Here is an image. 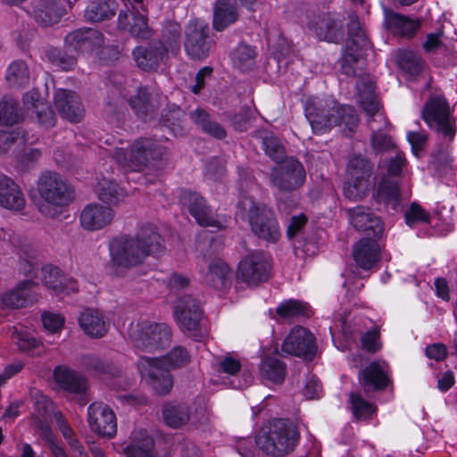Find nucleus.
Listing matches in <instances>:
<instances>
[{
  "instance_id": "26",
  "label": "nucleus",
  "mask_w": 457,
  "mask_h": 457,
  "mask_svg": "<svg viewBox=\"0 0 457 457\" xmlns=\"http://www.w3.org/2000/svg\"><path fill=\"white\" fill-rule=\"evenodd\" d=\"M314 31L319 40L339 43L345 35L344 21L339 14L323 13L315 23Z\"/></svg>"
},
{
  "instance_id": "22",
  "label": "nucleus",
  "mask_w": 457,
  "mask_h": 457,
  "mask_svg": "<svg viewBox=\"0 0 457 457\" xmlns=\"http://www.w3.org/2000/svg\"><path fill=\"white\" fill-rule=\"evenodd\" d=\"M104 43V35L95 29H79L69 33L64 39V47L70 52H87Z\"/></svg>"
},
{
  "instance_id": "14",
  "label": "nucleus",
  "mask_w": 457,
  "mask_h": 457,
  "mask_svg": "<svg viewBox=\"0 0 457 457\" xmlns=\"http://www.w3.org/2000/svg\"><path fill=\"white\" fill-rule=\"evenodd\" d=\"M422 117L428 125L452 141L455 136L448 104L442 98L431 99L422 110Z\"/></svg>"
},
{
  "instance_id": "32",
  "label": "nucleus",
  "mask_w": 457,
  "mask_h": 457,
  "mask_svg": "<svg viewBox=\"0 0 457 457\" xmlns=\"http://www.w3.org/2000/svg\"><path fill=\"white\" fill-rule=\"evenodd\" d=\"M240 17L237 0H217L213 8L212 27L223 31Z\"/></svg>"
},
{
  "instance_id": "7",
  "label": "nucleus",
  "mask_w": 457,
  "mask_h": 457,
  "mask_svg": "<svg viewBox=\"0 0 457 457\" xmlns=\"http://www.w3.org/2000/svg\"><path fill=\"white\" fill-rule=\"evenodd\" d=\"M347 181L344 186V195L348 200L366 198L374 189L371 179L373 166L370 162L361 154L353 155L347 163Z\"/></svg>"
},
{
  "instance_id": "33",
  "label": "nucleus",
  "mask_w": 457,
  "mask_h": 457,
  "mask_svg": "<svg viewBox=\"0 0 457 457\" xmlns=\"http://www.w3.org/2000/svg\"><path fill=\"white\" fill-rule=\"evenodd\" d=\"M43 282L46 287L55 292H77V281L67 278L62 270L54 265H46L42 268Z\"/></svg>"
},
{
  "instance_id": "43",
  "label": "nucleus",
  "mask_w": 457,
  "mask_h": 457,
  "mask_svg": "<svg viewBox=\"0 0 457 457\" xmlns=\"http://www.w3.org/2000/svg\"><path fill=\"white\" fill-rule=\"evenodd\" d=\"M184 111L175 104H170L162 111L159 122L178 137L184 134Z\"/></svg>"
},
{
  "instance_id": "41",
  "label": "nucleus",
  "mask_w": 457,
  "mask_h": 457,
  "mask_svg": "<svg viewBox=\"0 0 457 457\" xmlns=\"http://www.w3.org/2000/svg\"><path fill=\"white\" fill-rule=\"evenodd\" d=\"M376 194L378 200H407L411 195L408 188L400 187L396 179L388 176L382 177Z\"/></svg>"
},
{
  "instance_id": "5",
  "label": "nucleus",
  "mask_w": 457,
  "mask_h": 457,
  "mask_svg": "<svg viewBox=\"0 0 457 457\" xmlns=\"http://www.w3.org/2000/svg\"><path fill=\"white\" fill-rule=\"evenodd\" d=\"M347 30L348 38L338 59L339 71L349 78H361L363 53L370 47V42L357 16H350Z\"/></svg>"
},
{
  "instance_id": "1",
  "label": "nucleus",
  "mask_w": 457,
  "mask_h": 457,
  "mask_svg": "<svg viewBox=\"0 0 457 457\" xmlns=\"http://www.w3.org/2000/svg\"><path fill=\"white\" fill-rule=\"evenodd\" d=\"M164 240L152 223L139 227L134 236L114 237L109 243L111 268L131 269L144 262L147 256L157 257L164 250Z\"/></svg>"
},
{
  "instance_id": "17",
  "label": "nucleus",
  "mask_w": 457,
  "mask_h": 457,
  "mask_svg": "<svg viewBox=\"0 0 457 457\" xmlns=\"http://www.w3.org/2000/svg\"><path fill=\"white\" fill-rule=\"evenodd\" d=\"M37 192L43 200H74V187L56 172L46 171L37 180Z\"/></svg>"
},
{
  "instance_id": "38",
  "label": "nucleus",
  "mask_w": 457,
  "mask_h": 457,
  "mask_svg": "<svg viewBox=\"0 0 457 457\" xmlns=\"http://www.w3.org/2000/svg\"><path fill=\"white\" fill-rule=\"evenodd\" d=\"M395 62L398 68L410 76L420 75L425 68L420 54L409 48L398 49L395 52Z\"/></svg>"
},
{
  "instance_id": "61",
  "label": "nucleus",
  "mask_w": 457,
  "mask_h": 457,
  "mask_svg": "<svg viewBox=\"0 0 457 457\" xmlns=\"http://www.w3.org/2000/svg\"><path fill=\"white\" fill-rule=\"evenodd\" d=\"M17 345L21 351L29 353L41 346L40 342L36 337L29 333L22 332L17 334Z\"/></svg>"
},
{
  "instance_id": "37",
  "label": "nucleus",
  "mask_w": 457,
  "mask_h": 457,
  "mask_svg": "<svg viewBox=\"0 0 457 457\" xmlns=\"http://www.w3.org/2000/svg\"><path fill=\"white\" fill-rule=\"evenodd\" d=\"M117 9L118 3L115 0H92L84 11V17L90 22H101L111 20Z\"/></svg>"
},
{
  "instance_id": "39",
  "label": "nucleus",
  "mask_w": 457,
  "mask_h": 457,
  "mask_svg": "<svg viewBox=\"0 0 457 457\" xmlns=\"http://www.w3.org/2000/svg\"><path fill=\"white\" fill-rule=\"evenodd\" d=\"M259 370L262 379L274 385H281L287 375V365L278 358L271 356L262 359Z\"/></svg>"
},
{
  "instance_id": "57",
  "label": "nucleus",
  "mask_w": 457,
  "mask_h": 457,
  "mask_svg": "<svg viewBox=\"0 0 457 457\" xmlns=\"http://www.w3.org/2000/svg\"><path fill=\"white\" fill-rule=\"evenodd\" d=\"M374 121H376L375 119L368 120L370 129L373 131L371 136V145L377 153L388 151L395 146L394 143L389 136L381 132L379 129L374 128Z\"/></svg>"
},
{
  "instance_id": "4",
  "label": "nucleus",
  "mask_w": 457,
  "mask_h": 457,
  "mask_svg": "<svg viewBox=\"0 0 457 457\" xmlns=\"http://www.w3.org/2000/svg\"><path fill=\"white\" fill-rule=\"evenodd\" d=\"M299 432L289 420L275 419L256 433L255 445L271 457H284L291 453L299 441Z\"/></svg>"
},
{
  "instance_id": "16",
  "label": "nucleus",
  "mask_w": 457,
  "mask_h": 457,
  "mask_svg": "<svg viewBox=\"0 0 457 457\" xmlns=\"http://www.w3.org/2000/svg\"><path fill=\"white\" fill-rule=\"evenodd\" d=\"M315 337L303 327L294 328L282 344V351L306 361H312L317 353Z\"/></svg>"
},
{
  "instance_id": "44",
  "label": "nucleus",
  "mask_w": 457,
  "mask_h": 457,
  "mask_svg": "<svg viewBox=\"0 0 457 457\" xmlns=\"http://www.w3.org/2000/svg\"><path fill=\"white\" fill-rule=\"evenodd\" d=\"M256 57V49L245 43L239 44L231 54L233 66L241 71L252 70L255 65Z\"/></svg>"
},
{
  "instance_id": "60",
  "label": "nucleus",
  "mask_w": 457,
  "mask_h": 457,
  "mask_svg": "<svg viewBox=\"0 0 457 457\" xmlns=\"http://www.w3.org/2000/svg\"><path fill=\"white\" fill-rule=\"evenodd\" d=\"M253 111L250 107H243L239 112L230 117L232 127L237 131H246L253 118Z\"/></svg>"
},
{
  "instance_id": "8",
  "label": "nucleus",
  "mask_w": 457,
  "mask_h": 457,
  "mask_svg": "<svg viewBox=\"0 0 457 457\" xmlns=\"http://www.w3.org/2000/svg\"><path fill=\"white\" fill-rule=\"evenodd\" d=\"M174 315L180 330L195 341H201L206 335L202 324L204 311L200 301L191 295L178 297Z\"/></svg>"
},
{
  "instance_id": "19",
  "label": "nucleus",
  "mask_w": 457,
  "mask_h": 457,
  "mask_svg": "<svg viewBox=\"0 0 457 457\" xmlns=\"http://www.w3.org/2000/svg\"><path fill=\"white\" fill-rule=\"evenodd\" d=\"M71 7L70 0H34L32 16L37 24L48 27L57 23Z\"/></svg>"
},
{
  "instance_id": "58",
  "label": "nucleus",
  "mask_w": 457,
  "mask_h": 457,
  "mask_svg": "<svg viewBox=\"0 0 457 457\" xmlns=\"http://www.w3.org/2000/svg\"><path fill=\"white\" fill-rule=\"evenodd\" d=\"M37 209L46 217L58 218L64 212L68 202H33Z\"/></svg>"
},
{
  "instance_id": "2",
  "label": "nucleus",
  "mask_w": 457,
  "mask_h": 457,
  "mask_svg": "<svg viewBox=\"0 0 457 457\" xmlns=\"http://www.w3.org/2000/svg\"><path fill=\"white\" fill-rule=\"evenodd\" d=\"M304 112L315 134H324L333 127L341 125L353 131L359 122L356 110L353 106L341 105L334 99L324 101L317 97L308 98Z\"/></svg>"
},
{
  "instance_id": "9",
  "label": "nucleus",
  "mask_w": 457,
  "mask_h": 457,
  "mask_svg": "<svg viewBox=\"0 0 457 457\" xmlns=\"http://www.w3.org/2000/svg\"><path fill=\"white\" fill-rule=\"evenodd\" d=\"M168 159V150L149 138L136 140L124 154L125 164L132 170L146 167L162 168Z\"/></svg>"
},
{
  "instance_id": "25",
  "label": "nucleus",
  "mask_w": 457,
  "mask_h": 457,
  "mask_svg": "<svg viewBox=\"0 0 457 457\" xmlns=\"http://www.w3.org/2000/svg\"><path fill=\"white\" fill-rule=\"evenodd\" d=\"M384 26L393 35L411 38L420 27L417 19L399 14L393 10L383 6Z\"/></svg>"
},
{
  "instance_id": "49",
  "label": "nucleus",
  "mask_w": 457,
  "mask_h": 457,
  "mask_svg": "<svg viewBox=\"0 0 457 457\" xmlns=\"http://www.w3.org/2000/svg\"><path fill=\"white\" fill-rule=\"evenodd\" d=\"M188 211L201 226L220 228L216 220L215 211L207 205L206 202H191Z\"/></svg>"
},
{
  "instance_id": "28",
  "label": "nucleus",
  "mask_w": 457,
  "mask_h": 457,
  "mask_svg": "<svg viewBox=\"0 0 457 457\" xmlns=\"http://www.w3.org/2000/svg\"><path fill=\"white\" fill-rule=\"evenodd\" d=\"M55 383L62 390L75 395L85 394L88 388V381L85 376L69 367L59 365L54 370Z\"/></svg>"
},
{
  "instance_id": "29",
  "label": "nucleus",
  "mask_w": 457,
  "mask_h": 457,
  "mask_svg": "<svg viewBox=\"0 0 457 457\" xmlns=\"http://www.w3.org/2000/svg\"><path fill=\"white\" fill-rule=\"evenodd\" d=\"M353 256L357 266L371 270L381 259V249L376 238L363 237L353 245Z\"/></svg>"
},
{
  "instance_id": "48",
  "label": "nucleus",
  "mask_w": 457,
  "mask_h": 457,
  "mask_svg": "<svg viewBox=\"0 0 457 457\" xmlns=\"http://www.w3.org/2000/svg\"><path fill=\"white\" fill-rule=\"evenodd\" d=\"M46 57L55 67L62 71L72 70L77 63V57L73 52L56 47H49L46 50Z\"/></svg>"
},
{
  "instance_id": "11",
  "label": "nucleus",
  "mask_w": 457,
  "mask_h": 457,
  "mask_svg": "<svg viewBox=\"0 0 457 457\" xmlns=\"http://www.w3.org/2000/svg\"><path fill=\"white\" fill-rule=\"evenodd\" d=\"M248 220L252 231L267 242H276L280 237L278 223L273 212L263 202H250Z\"/></svg>"
},
{
  "instance_id": "50",
  "label": "nucleus",
  "mask_w": 457,
  "mask_h": 457,
  "mask_svg": "<svg viewBox=\"0 0 457 457\" xmlns=\"http://www.w3.org/2000/svg\"><path fill=\"white\" fill-rule=\"evenodd\" d=\"M180 25L175 21H167L162 30V39L158 42L163 44L166 53L170 51L176 54L180 49Z\"/></svg>"
},
{
  "instance_id": "62",
  "label": "nucleus",
  "mask_w": 457,
  "mask_h": 457,
  "mask_svg": "<svg viewBox=\"0 0 457 457\" xmlns=\"http://www.w3.org/2000/svg\"><path fill=\"white\" fill-rule=\"evenodd\" d=\"M405 221L408 225L411 226L417 221H426L428 219V214L426 211L419 205L416 202H412L409 211L405 212Z\"/></svg>"
},
{
  "instance_id": "55",
  "label": "nucleus",
  "mask_w": 457,
  "mask_h": 457,
  "mask_svg": "<svg viewBox=\"0 0 457 457\" xmlns=\"http://www.w3.org/2000/svg\"><path fill=\"white\" fill-rule=\"evenodd\" d=\"M96 191L98 200H120L127 196L123 188L116 182L108 179L100 181L97 185Z\"/></svg>"
},
{
  "instance_id": "3",
  "label": "nucleus",
  "mask_w": 457,
  "mask_h": 457,
  "mask_svg": "<svg viewBox=\"0 0 457 457\" xmlns=\"http://www.w3.org/2000/svg\"><path fill=\"white\" fill-rule=\"evenodd\" d=\"M190 360L187 350L180 345L172 348L162 358L139 357L137 366L141 377L152 386L156 394H168L173 386V379L165 367L173 369L186 366Z\"/></svg>"
},
{
  "instance_id": "36",
  "label": "nucleus",
  "mask_w": 457,
  "mask_h": 457,
  "mask_svg": "<svg viewBox=\"0 0 457 457\" xmlns=\"http://www.w3.org/2000/svg\"><path fill=\"white\" fill-rule=\"evenodd\" d=\"M189 117L202 132L219 140L227 137L226 129L204 109L197 108L189 113Z\"/></svg>"
},
{
  "instance_id": "56",
  "label": "nucleus",
  "mask_w": 457,
  "mask_h": 457,
  "mask_svg": "<svg viewBox=\"0 0 457 457\" xmlns=\"http://www.w3.org/2000/svg\"><path fill=\"white\" fill-rule=\"evenodd\" d=\"M0 200H24L21 187L6 175H0Z\"/></svg>"
},
{
  "instance_id": "40",
  "label": "nucleus",
  "mask_w": 457,
  "mask_h": 457,
  "mask_svg": "<svg viewBox=\"0 0 457 457\" xmlns=\"http://www.w3.org/2000/svg\"><path fill=\"white\" fill-rule=\"evenodd\" d=\"M356 89L363 111L370 117L375 116L378 112L379 104L377 100L373 82L361 79L356 83Z\"/></svg>"
},
{
  "instance_id": "51",
  "label": "nucleus",
  "mask_w": 457,
  "mask_h": 457,
  "mask_svg": "<svg viewBox=\"0 0 457 457\" xmlns=\"http://www.w3.org/2000/svg\"><path fill=\"white\" fill-rule=\"evenodd\" d=\"M23 119L20 104L17 100L11 97H4L0 102V124L12 126Z\"/></svg>"
},
{
  "instance_id": "46",
  "label": "nucleus",
  "mask_w": 457,
  "mask_h": 457,
  "mask_svg": "<svg viewBox=\"0 0 457 457\" xmlns=\"http://www.w3.org/2000/svg\"><path fill=\"white\" fill-rule=\"evenodd\" d=\"M165 423L173 428H179L189 423L190 410L186 404H168L162 410Z\"/></svg>"
},
{
  "instance_id": "10",
  "label": "nucleus",
  "mask_w": 457,
  "mask_h": 457,
  "mask_svg": "<svg viewBox=\"0 0 457 457\" xmlns=\"http://www.w3.org/2000/svg\"><path fill=\"white\" fill-rule=\"evenodd\" d=\"M211 34V28L202 20H192L187 24L184 48L191 59L204 60L209 56L214 44Z\"/></svg>"
},
{
  "instance_id": "20",
  "label": "nucleus",
  "mask_w": 457,
  "mask_h": 457,
  "mask_svg": "<svg viewBox=\"0 0 457 457\" xmlns=\"http://www.w3.org/2000/svg\"><path fill=\"white\" fill-rule=\"evenodd\" d=\"M111 202H93L87 204L80 213L81 226L89 231L102 229L114 218L115 212Z\"/></svg>"
},
{
  "instance_id": "34",
  "label": "nucleus",
  "mask_w": 457,
  "mask_h": 457,
  "mask_svg": "<svg viewBox=\"0 0 457 457\" xmlns=\"http://www.w3.org/2000/svg\"><path fill=\"white\" fill-rule=\"evenodd\" d=\"M79 323L83 331L94 338L104 337L109 329V323L103 314L95 309H86L80 314Z\"/></svg>"
},
{
  "instance_id": "45",
  "label": "nucleus",
  "mask_w": 457,
  "mask_h": 457,
  "mask_svg": "<svg viewBox=\"0 0 457 457\" xmlns=\"http://www.w3.org/2000/svg\"><path fill=\"white\" fill-rule=\"evenodd\" d=\"M222 249L220 240L209 231H203L196 237V250L204 260H215Z\"/></svg>"
},
{
  "instance_id": "6",
  "label": "nucleus",
  "mask_w": 457,
  "mask_h": 457,
  "mask_svg": "<svg viewBox=\"0 0 457 457\" xmlns=\"http://www.w3.org/2000/svg\"><path fill=\"white\" fill-rule=\"evenodd\" d=\"M128 334L134 347L149 353L169 346L172 337L171 329L167 324L148 320L131 323Z\"/></svg>"
},
{
  "instance_id": "42",
  "label": "nucleus",
  "mask_w": 457,
  "mask_h": 457,
  "mask_svg": "<svg viewBox=\"0 0 457 457\" xmlns=\"http://www.w3.org/2000/svg\"><path fill=\"white\" fill-rule=\"evenodd\" d=\"M229 273L228 266L220 259H215L210 262L208 270L203 275V279L210 287L221 289L226 287Z\"/></svg>"
},
{
  "instance_id": "35",
  "label": "nucleus",
  "mask_w": 457,
  "mask_h": 457,
  "mask_svg": "<svg viewBox=\"0 0 457 457\" xmlns=\"http://www.w3.org/2000/svg\"><path fill=\"white\" fill-rule=\"evenodd\" d=\"M128 103L135 114L141 120H152L156 113V106L150 98L146 87H139L134 94L128 98Z\"/></svg>"
},
{
  "instance_id": "52",
  "label": "nucleus",
  "mask_w": 457,
  "mask_h": 457,
  "mask_svg": "<svg viewBox=\"0 0 457 457\" xmlns=\"http://www.w3.org/2000/svg\"><path fill=\"white\" fill-rule=\"evenodd\" d=\"M349 403L352 413L357 420H370L377 411V407L363 399L359 393H350Z\"/></svg>"
},
{
  "instance_id": "59",
  "label": "nucleus",
  "mask_w": 457,
  "mask_h": 457,
  "mask_svg": "<svg viewBox=\"0 0 457 457\" xmlns=\"http://www.w3.org/2000/svg\"><path fill=\"white\" fill-rule=\"evenodd\" d=\"M380 333L377 328L365 332L361 338V346L368 353H375L382 347L379 342Z\"/></svg>"
},
{
  "instance_id": "12",
  "label": "nucleus",
  "mask_w": 457,
  "mask_h": 457,
  "mask_svg": "<svg viewBox=\"0 0 457 457\" xmlns=\"http://www.w3.org/2000/svg\"><path fill=\"white\" fill-rule=\"evenodd\" d=\"M359 383L368 397L381 393L393 384L388 364L384 361H374L361 369L358 374Z\"/></svg>"
},
{
  "instance_id": "27",
  "label": "nucleus",
  "mask_w": 457,
  "mask_h": 457,
  "mask_svg": "<svg viewBox=\"0 0 457 457\" xmlns=\"http://www.w3.org/2000/svg\"><path fill=\"white\" fill-rule=\"evenodd\" d=\"M118 27L127 30L132 37L138 39H148L152 37L153 30L147 23V18L136 11H120L118 16Z\"/></svg>"
},
{
  "instance_id": "23",
  "label": "nucleus",
  "mask_w": 457,
  "mask_h": 457,
  "mask_svg": "<svg viewBox=\"0 0 457 457\" xmlns=\"http://www.w3.org/2000/svg\"><path fill=\"white\" fill-rule=\"evenodd\" d=\"M54 103L60 115L71 122H79L84 115V108L79 96L71 90L59 88L54 93Z\"/></svg>"
},
{
  "instance_id": "53",
  "label": "nucleus",
  "mask_w": 457,
  "mask_h": 457,
  "mask_svg": "<svg viewBox=\"0 0 457 457\" xmlns=\"http://www.w3.org/2000/svg\"><path fill=\"white\" fill-rule=\"evenodd\" d=\"M277 314L285 320L299 317H309L310 310L307 303L299 300L290 299L281 303L276 309Z\"/></svg>"
},
{
  "instance_id": "64",
  "label": "nucleus",
  "mask_w": 457,
  "mask_h": 457,
  "mask_svg": "<svg viewBox=\"0 0 457 457\" xmlns=\"http://www.w3.org/2000/svg\"><path fill=\"white\" fill-rule=\"evenodd\" d=\"M42 322L47 330L54 333L63 326L64 319L59 314L44 312L42 314Z\"/></svg>"
},
{
  "instance_id": "15",
  "label": "nucleus",
  "mask_w": 457,
  "mask_h": 457,
  "mask_svg": "<svg viewBox=\"0 0 457 457\" xmlns=\"http://www.w3.org/2000/svg\"><path fill=\"white\" fill-rule=\"evenodd\" d=\"M305 175L303 164L294 157H288L278 163V167L272 170L271 181L280 191L289 192L303 184Z\"/></svg>"
},
{
  "instance_id": "21",
  "label": "nucleus",
  "mask_w": 457,
  "mask_h": 457,
  "mask_svg": "<svg viewBox=\"0 0 457 457\" xmlns=\"http://www.w3.org/2000/svg\"><path fill=\"white\" fill-rule=\"evenodd\" d=\"M351 224L353 228L366 234L369 238H380L384 232L381 219L364 206H356L348 210Z\"/></svg>"
},
{
  "instance_id": "54",
  "label": "nucleus",
  "mask_w": 457,
  "mask_h": 457,
  "mask_svg": "<svg viewBox=\"0 0 457 457\" xmlns=\"http://www.w3.org/2000/svg\"><path fill=\"white\" fill-rule=\"evenodd\" d=\"M262 145L266 154L277 163L283 162L285 158V147L280 140L271 133L262 136Z\"/></svg>"
},
{
  "instance_id": "31",
  "label": "nucleus",
  "mask_w": 457,
  "mask_h": 457,
  "mask_svg": "<svg viewBox=\"0 0 457 457\" xmlns=\"http://www.w3.org/2000/svg\"><path fill=\"white\" fill-rule=\"evenodd\" d=\"M78 363L88 374L93 376H120V370L110 360L94 353H84L78 357Z\"/></svg>"
},
{
  "instance_id": "47",
  "label": "nucleus",
  "mask_w": 457,
  "mask_h": 457,
  "mask_svg": "<svg viewBox=\"0 0 457 457\" xmlns=\"http://www.w3.org/2000/svg\"><path fill=\"white\" fill-rule=\"evenodd\" d=\"M5 79L12 87H23L29 84V71L25 62L15 60L7 67Z\"/></svg>"
},
{
  "instance_id": "13",
  "label": "nucleus",
  "mask_w": 457,
  "mask_h": 457,
  "mask_svg": "<svg viewBox=\"0 0 457 457\" xmlns=\"http://www.w3.org/2000/svg\"><path fill=\"white\" fill-rule=\"evenodd\" d=\"M270 268L268 254L263 252H254L239 262L237 278L249 286H257L267 281Z\"/></svg>"
},
{
  "instance_id": "30",
  "label": "nucleus",
  "mask_w": 457,
  "mask_h": 457,
  "mask_svg": "<svg viewBox=\"0 0 457 457\" xmlns=\"http://www.w3.org/2000/svg\"><path fill=\"white\" fill-rule=\"evenodd\" d=\"M166 48L162 43L153 41L147 46H137L132 55L137 65L143 71H155L162 62Z\"/></svg>"
},
{
  "instance_id": "63",
  "label": "nucleus",
  "mask_w": 457,
  "mask_h": 457,
  "mask_svg": "<svg viewBox=\"0 0 457 457\" xmlns=\"http://www.w3.org/2000/svg\"><path fill=\"white\" fill-rule=\"evenodd\" d=\"M241 362L239 360L228 355L225 356L219 363L218 371L235 376L241 370Z\"/></svg>"
},
{
  "instance_id": "24",
  "label": "nucleus",
  "mask_w": 457,
  "mask_h": 457,
  "mask_svg": "<svg viewBox=\"0 0 457 457\" xmlns=\"http://www.w3.org/2000/svg\"><path fill=\"white\" fill-rule=\"evenodd\" d=\"M36 284L30 280H23L2 295V303L7 308L19 309L33 304L38 301V294L35 291Z\"/></svg>"
},
{
  "instance_id": "18",
  "label": "nucleus",
  "mask_w": 457,
  "mask_h": 457,
  "mask_svg": "<svg viewBox=\"0 0 457 457\" xmlns=\"http://www.w3.org/2000/svg\"><path fill=\"white\" fill-rule=\"evenodd\" d=\"M90 428L102 437L112 438L117 433V419L114 411L103 403H93L87 408Z\"/></svg>"
}]
</instances>
